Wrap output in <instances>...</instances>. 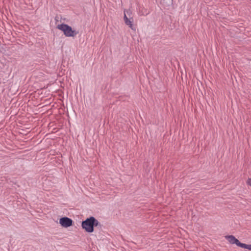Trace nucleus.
Masks as SVG:
<instances>
[{
  "label": "nucleus",
  "mask_w": 251,
  "mask_h": 251,
  "mask_svg": "<svg viewBox=\"0 0 251 251\" xmlns=\"http://www.w3.org/2000/svg\"><path fill=\"white\" fill-rule=\"evenodd\" d=\"M99 224V221L94 217H91L83 221L81 226L86 232L91 233L94 231V227L97 226Z\"/></svg>",
  "instance_id": "f257e3e1"
},
{
  "label": "nucleus",
  "mask_w": 251,
  "mask_h": 251,
  "mask_svg": "<svg viewBox=\"0 0 251 251\" xmlns=\"http://www.w3.org/2000/svg\"><path fill=\"white\" fill-rule=\"evenodd\" d=\"M57 28L63 32L66 37H74L77 32L73 30L72 27L66 24H60L57 26Z\"/></svg>",
  "instance_id": "f03ea898"
},
{
  "label": "nucleus",
  "mask_w": 251,
  "mask_h": 251,
  "mask_svg": "<svg viewBox=\"0 0 251 251\" xmlns=\"http://www.w3.org/2000/svg\"><path fill=\"white\" fill-rule=\"evenodd\" d=\"M225 238L231 244H235L238 247L251 251V244L242 243L233 235L226 236Z\"/></svg>",
  "instance_id": "7ed1b4c3"
},
{
  "label": "nucleus",
  "mask_w": 251,
  "mask_h": 251,
  "mask_svg": "<svg viewBox=\"0 0 251 251\" xmlns=\"http://www.w3.org/2000/svg\"><path fill=\"white\" fill-rule=\"evenodd\" d=\"M59 224L64 227H68L72 225L73 221L68 217H63L59 219Z\"/></svg>",
  "instance_id": "20e7f679"
},
{
  "label": "nucleus",
  "mask_w": 251,
  "mask_h": 251,
  "mask_svg": "<svg viewBox=\"0 0 251 251\" xmlns=\"http://www.w3.org/2000/svg\"><path fill=\"white\" fill-rule=\"evenodd\" d=\"M124 20L125 24L128 25L130 28L133 29V19L132 18H128L126 14V11H124Z\"/></svg>",
  "instance_id": "39448f33"
},
{
  "label": "nucleus",
  "mask_w": 251,
  "mask_h": 251,
  "mask_svg": "<svg viewBox=\"0 0 251 251\" xmlns=\"http://www.w3.org/2000/svg\"><path fill=\"white\" fill-rule=\"evenodd\" d=\"M247 184L249 185H250L251 186V178H249L247 182Z\"/></svg>",
  "instance_id": "423d86ee"
}]
</instances>
